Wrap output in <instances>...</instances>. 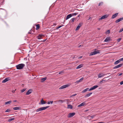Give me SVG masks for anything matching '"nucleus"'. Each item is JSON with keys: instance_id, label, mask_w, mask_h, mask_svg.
<instances>
[{"instance_id": "obj_36", "label": "nucleus", "mask_w": 123, "mask_h": 123, "mask_svg": "<svg viewBox=\"0 0 123 123\" xmlns=\"http://www.w3.org/2000/svg\"><path fill=\"white\" fill-rule=\"evenodd\" d=\"M122 74H123V73H121L120 74L119 73L117 74V75L118 76H120L122 75Z\"/></svg>"}, {"instance_id": "obj_24", "label": "nucleus", "mask_w": 123, "mask_h": 123, "mask_svg": "<svg viewBox=\"0 0 123 123\" xmlns=\"http://www.w3.org/2000/svg\"><path fill=\"white\" fill-rule=\"evenodd\" d=\"M20 108L19 107H14L13 108V109L14 110H19Z\"/></svg>"}, {"instance_id": "obj_6", "label": "nucleus", "mask_w": 123, "mask_h": 123, "mask_svg": "<svg viewBox=\"0 0 123 123\" xmlns=\"http://www.w3.org/2000/svg\"><path fill=\"white\" fill-rule=\"evenodd\" d=\"M82 25V22L80 23L77 27L75 30L76 31L79 30V28Z\"/></svg>"}, {"instance_id": "obj_15", "label": "nucleus", "mask_w": 123, "mask_h": 123, "mask_svg": "<svg viewBox=\"0 0 123 123\" xmlns=\"http://www.w3.org/2000/svg\"><path fill=\"white\" fill-rule=\"evenodd\" d=\"M72 16V14H70L66 16V20L68 19V18L71 17Z\"/></svg>"}, {"instance_id": "obj_48", "label": "nucleus", "mask_w": 123, "mask_h": 123, "mask_svg": "<svg viewBox=\"0 0 123 123\" xmlns=\"http://www.w3.org/2000/svg\"><path fill=\"white\" fill-rule=\"evenodd\" d=\"M120 60L121 61H123V57L121 59H120Z\"/></svg>"}, {"instance_id": "obj_49", "label": "nucleus", "mask_w": 123, "mask_h": 123, "mask_svg": "<svg viewBox=\"0 0 123 123\" xmlns=\"http://www.w3.org/2000/svg\"><path fill=\"white\" fill-rule=\"evenodd\" d=\"M16 90H13L12 91V93H14V92H15V91Z\"/></svg>"}, {"instance_id": "obj_35", "label": "nucleus", "mask_w": 123, "mask_h": 123, "mask_svg": "<svg viewBox=\"0 0 123 123\" xmlns=\"http://www.w3.org/2000/svg\"><path fill=\"white\" fill-rule=\"evenodd\" d=\"M119 22H120V21H119V19L116 20L115 21V22L116 23H118Z\"/></svg>"}, {"instance_id": "obj_22", "label": "nucleus", "mask_w": 123, "mask_h": 123, "mask_svg": "<svg viewBox=\"0 0 123 123\" xmlns=\"http://www.w3.org/2000/svg\"><path fill=\"white\" fill-rule=\"evenodd\" d=\"M121 62L120 59L117 61H116L114 63V64L115 65H117V64L119 63L120 62Z\"/></svg>"}, {"instance_id": "obj_12", "label": "nucleus", "mask_w": 123, "mask_h": 123, "mask_svg": "<svg viewBox=\"0 0 123 123\" xmlns=\"http://www.w3.org/2000/svg\"><path fill=\"white\" fill-rule=\"evenodd\" d=\"M41 103H39V104H41V105H43L45 104L46 103V102L45 101H44L43 100V98L41 100Z\"/></svg>"}, {"instance_id": "obj_44", "label": "nucleus", "mask_w": 123, "mask_h": 123, "mask_svg": "<svg viewBox=\"0 0 123 123\" xmlns=\"http://www.w3.org/2000/svg\"><path fill=\"white\" fill-rule=\"evenodd\" d=\"M62 26H58V27L57 28H56V29H59V28H60V27H61Z\"/></svg>"}, {"instance_id": "obj_51", "label": "nucleus", "mask_w": 123, "mask_h": 123, "mask_svg": "<svg viewBox=\"0 0 123 123\" xmlns=\"http://www.w3.org/2000/svg\"><path fill=\"white\" fill-rule=\"evenodd\" d=\"M82 56H80V57H78V58L79 59H80L82 58Z\"/></svg>"}, {"instance_id": "obj_10", "label": "nucleus", "mask_w": 123, "mask_h": 123, "mask_svg": "<svg viewBox=\"0 0 123 123\" xmlns=\"http://www.w3.org/2000/svg\"><path fill=\"white\" fill-rule=\"evenodd\" d=\"M122 64H119L117 66H116L113 68L114 69L117 68H118L122 66Z\"/></svg>"}, {"instance_id": "obj_52", "label": "nucleus", "mask_w": 123, "mask_h": 123, "mask_svg": "<svg viewBox=\"0 0 123 123\" xmlns=\"http://www.w3.org/2000/svg\"><path fill=\"white\" fill-rule=\"evenodd\" d=\"M13 102H17V100H14L13 101Z\"/></svg>"}, {"instance_id": "obj_1", "label": "nucleus", "mask_w": 123, "mask_h": 123, "mask_svg": "<svg viewBox=\"0 0 123 123\" xmlns=\"http://www.w3.org/2000/svg\"><path fill=\"white\" fill-rule=\"evenodd\" d=\"M25 66V65L24 64L21 63L16 65V67L17 69L20 70L23 69Z\"/></svg>"}, {"instance_id": "obj_33", "label": "nucleus", "mask_w": 123, "mask_h": 123, "mask_svg": "<svg viewBox=\"0 0 123 123\" xmlns=\"http://www.w3.org/2000/svg\"><path fill=\"white\" fill-rule=\"evenodd\" d=\"M75 18H72L71 19V21L72 22H73L75 20Z\"/></svg>"}, {"instance_id": "obj_32", "label": "nucleus", "mask_w": 123, "mask_h": 123, "mask_svg": "<svg viewBox=\"0 0 123 123\" xmlns=\"http://www.w3.org/2000/svg\"><path fill=\"white\" fill-rule=\"evenodd\" d=\"M10 111V109H7L5 111V112H9Z\"/></svg>"}, {"instance_id": "obj_60", "label": "nucleus", "mask_w": 123, "mask_h": 123, "mask_svg": "<svg viewBox=\"0 0 123 123\" xmlns=\"http://www.w3.org/2000/svg\"><path fill=\"white\" fill-rule=\"evenodd\" d=\"M81 46V45H80L79 46V47H80Z\"/></svg>"}, {"instance_id": "obj_25", "label": "nucleus", "mask_w": 123, "mask_h": 123, "mask_svg": "<svg viewBox=\"0 0 123 123\" xmlns=\"http://www.w3.org/2000/svg\"><path fill=\"white\" fill-rule=\"evenodd\" d=\"M12 102L11 101L6 102H5V105H8L10 104Z\"/></svg>"}, {"instance_id": "obj_30", "label": "nucleus", "mask_w": 123, "mask_h": 123, "mask_svg": "<svg viewBox=\"0 0 123 123\" xmlns=\"http://www.w3.org/2000/svg\"><path fill=\"white\" fill-rule=\"evenodd\" d=\"M26 88H24V89H23L22 90H21V92H24L26 90Z\"/></svg>"}, {"instance_id": "obj_13", "label": "nucleus", "mask_w": 123, "mask_h": 123, "mask_svg": "<svg viewBox=\"0 0 123 123\" xmlns=\"http://www.w3.org/2000/svg\"><path fill=\"white\" fill-rule=\"evenodd\" d=\"M32 91V90L29 89L26 93V95H27L30 94L31 93Z\"/></svg>"}, {"instance_id": "obj_19", "label": "nucleus", "mask_w": 123, "mask_h": 123, "mask_svg": "<svg viewBox=\"0 0 123 123\" xmlns=\"http://www.w3.org/2000/svg\"><path fill=\"white\" fill-rule=\"evenodd\" d=\"M85 104V103L84 102L82 103L78 106V107H80L82 106H84Z\"/></svg>"}, {"instance_id": "obj_26", "label": "nucleus", "mask_w": 123, "mask_h": 123, "mask_svg": "<svg viewBox=\"0 0 123 123\" xmlns=\"http://www.w3.org/2000/svg\"><path fill=\"white\" fill-rule=\"evenodd\" d=\"M36 30H38L40 28V25L39 24H37L36 25Z\"/></svg>"}, {"instance_id": "obj_47", "label": "nucleus", "mask_w": 123, "mask_h": 123, "mask_svg": "<svg viewBox=\"0 0 123 123\" xmlns=\"http://www.w3.org/2000/svg\"><path fill=\"white\" fill-rule=\"evenodd\" d=\"M63 72L62 71H61L60 72H59V74H61Z\"/></svg>"}, {"instance_id": "obj_18", "label": "nucleus", "mask_w": 123, "mask_h": 123, "mask_svg": "<svg viewBox=\"0 0 123 123\" xmlns=\"http://www.w3.org/2000/svg\"><path fill=\"white\" fill-rule=\"evenodd\" d=\"M83 79L84 78L82 77L79 80L77 81L75 83H78L79 82H81V81L83 80Z\"/></svg>"}, {"instance_id": "obj_9", "label": "nucleus", "mask_w": 123, "mask_h": 123, "mask_svg": "<svg viewBox=\"0 0 123 123\" xmlns=\"http://www.w3.org/2000/svg\"><path fill=\"white\" fill-rule=\"evenodd\" d=\"M10 79V78L9 77L6 78L4 80H3L2 82V83H5L8 81Z\"/></svg>"}, {"instance_id": "obj_43", "label": "nucleus", "mask_w": 123, "mask_h": 123, "mask_svg": "<svg viewBox=\"0 0 123 123\" xmlns=\"http://www.w3.org/2000/svg\"><path fill=\"white\" fill-rule=\"evenodd\" d=\"M95 116V115H93L92 116H90V117L92 118H93Z\"/></svg>"}, {"instance_id": "obj_16", "label": "nucleus", "mask_w": 123, "mask_h": 123, "mask_svg": "<svg viewBox=\"0 0 123 123\" xmlns=\"http://www.w3.org/2000/svg\"><path fill=\"white\" fill-rule=\"evenodd\" d=\"M118 13H117L115 14L114 15H113L112 17L111 18H115L118 15Z\"/></svg>"}, {"instance_id": "obj_4", "label": "nucleus", "mask_w": 123, "mask_h": 123, "mask_svg": "<svg viewBox=\"0 0 123 123\" xmlns=\"http://www.w3.org/2000/svg\"><path fill=\"white\" fill-rule=\"evenodd\" d=\"M108 16L107 15H105L102 16L100 18L98 19L99 20H100L102 19L106 18L108 17Z\"/></svg>"}, {"instance_id": "obj_20", "label": "nucleus", "mask_w": 123, "mask_h": 123, "mask_svg": "<svg viewBox=\"0 0 123 123\" xmlns=\"http://www.w3.org/2000/svg\"><path fill=\"white\" fill-rule=\"evenodd\" d=\"M67 108L68 109H72L73 108V106L71 105H68Z\"/></svg>"}, {"instance_id": "obj_42", "label": "nucleus", "mask_w": 123, "mask_h": 123, "mask_svg": "<svg viewBox=\"0 0 123 123\" xmlns=\"http://www.w3.org/2000/svg\"><path fill=\"white\" fill-rule=\"evenodd\" d=\"M105 80H104L103 79L101 81H100V82L99 83H102L103 81H105Z\"/></svg>"}, {"instance_id": "obj_2", "label": "nucleus", "mask_w": 123, "mask_h": 123, "mask_svg": "<svg viewBox=\"0 0 123 123\" xmlns=\"http://www.w3.org/2000/svg\"><path fill=\"white\" fill-rule=\"evenodd\" d=\"M49 106H46L45 107H42L37 109L36 111L37 112H38L47 109V108H49Z\"/></svg>"}, {"instance_id": "obj_56", "label": "nucleus", "mask_w": 123, "mask_h": 123, "mask_svg": "<svg viewBox=\"0 0 123 123\" xmlns=\"http://www.w3.org/2000/svg\"><path fill=\"white\" fill-rule=\"evenodd\" d=\"M54 25H56V23H54Z\"/></svg>"}, {"instance_id": "obj_55", "label": "nucleus", "mask_w": 123, "mask_h": 123, "mask_svg": "<svg viewBox=\"0 0 123 123\" xmlns=\"http://www.w3.org/2000/svg\"><path fill=\"white\" fill-rule=\"evenodd\" d=\"M105 123L104 122H99L98 123Z\"/></svg>"}, {"instance_id": "obj_28", "label": "nucleus", "mask_w": 123, "mask_h": 123, "mask_svg": "<svg viewBox=\"0 0 123 123\" xmlns=\"http://www.w3.org/2000/svg\"><path fill=\"white\" fill-rule=\"evenodd\" d=\"M82 65H80L79 66H78L76 68V69H79L81 67H82Z\"/></svg>"}, {"instance_id": "obj_59", "label": "nucleus", "mask_w": 123, "mask_h": 123, "mask_svg": "<svg viewBox=\"0 0 123 123\" xmlns=\"http://www.w3.org/2000/svg\"><path fill=\"white\" fill-rule=\"evenodd\" d=\"M98 29L99 30H100V28H98Z\"/></svg>"}, {"instance_id": "obj_46", "label": "nucleus", "mask_w": 123, "mask_h": 123, "mask_svg": "<svg viewBox=\"0 0 123 123\" xmlns=\"http://www.w3.org/2000/svg\"><path fill=\"white\" fill-rule=\"evenodd\" d=\"M50 101V103L51 104H53V101L52 100Z\"/></svg>"}, {"instance_id": "obj_57", "label": "nucleus", "mask_w": 123, "mask_h": 123, "mask_svg": "<svg viewBox=\"0 0 123 123\" xmlns=\"http://www.w3.org/2000/svg\"><path fill=\"white\" fill-rule=\"evenodd\" d=\"M95 54H90L89 55V56H92L93 55H94Z\"/></svg>"}, {"instance_id": "obj_39", "label": "nucleus", "mask_w": 123, "mask_h": 123, "mask_svg": "<svg viewBox=\"0 0 123 123\" xmlns=\"http://www.w3.org/2000/svg\"><path fill=\"white\" fill-rule=\"evenodd\" d=\"M119 21H120L123 20V18H121L119 19Z\"/></svg>"}, {"instance_id": "obj_54", "label": "nucleus", "mask_w": 123, "mask_h": 123, "mask_svg": "<svg viewBox=\"0 0 123 123\" xmlns=\"http://www.w3.org/2000/svg\"><path fill=\"white\" fill-rule=\"evenodd\" d=\"M47 103L49 104H50V101H48Z\"/></svg>"}, {"instance_id": "obj_53", "label": "nucleus", "mask_w": 123, "mask_h": 123, "mask_svg": "<svg viewBox=\"0 0 123 123\" xmlns=\"http://www.w3.org/2000/svg\"><path fill=\"white\" fill-rule=\"evenodd\" d=\"M89 18L88 19V20H89L90 19H91V17H89Z\"/></svg>"}, {"instance_id": "obj_14", "label": "nucleus", "mask_w": 123, "mask_h": 123, "mask_svg": "<svg viewBox=\"0 0 123 123\" xmlns=\"http://www.w3.org/2000/svg\"><path fill=\"white\" fill-rule=\"evenodd\" d=\"M43 36V35L39 34L38 36L37 37V38L38 39H41L42 38V37Z\"/></svg>"}, {"instance_id": "obj_8", "label": "nucleus", "mask_w": 123, "mask_h": 123, "mask_svg": "<svg viewBox=\"0 0 123 123\" xmlns=\"http://www.w3.org/2000/svg\"><path fill=\"white\" fill-rule=\"evenodd\" d=\"M106 74H104L103 73H100L98 75V78H100L104 76Z\"/></svg>"}, {"instance_id": "obj_58", "label": "nucleus", "mask_w": 123, "mask_h": 123, "mask_svg": "<svg viewBox=\"0 0 123 123\" xmlns=\"http://www.w3.org/2000/svg\"><path fill=\"white\" fill-rule=\"evenodd\" d=\"M88 110H86L85 111V112H87V111H88Z\"/></svg>"}, {"instance_id": "obj_21", "label": "nucleus", "mask_w": 123, "mask_h": 123, "mask_svg": "<svg viewBox=\"0 0 123 123\" xmlns=\"http://www.w3.org/2000/svg\"><path fill=\"white\" fill-rule=\"evenodd\" d=\"M47 78L46 77L43 78H42L41 79V82H43L44 81H45L46 79Z\"/></svg>"}, {"instance_id": "obj_37", "label": "nucleus", "mask_w": 123, "mask_h": 123, "mask_svg": "<svg viewBox=\"0 0 123 123\" xmlns=\"http://www.w3.org/2000/svg\"><path fill=\"white\" fill-rule=\"evenodd\" d=\"M78 14V13H75L72 14V15H76Z\"/></svg>"}, {"instance_id": "obj_41", "label": "nucleus", "mask_w": 123, "mask_h": 123, "mask_svg": "<svg viewBox=\"0 0 123 123\" xmlns=\"http://www.w3.org/2000/svg\"><path fill=\"white\" fill-rule=\"evenodd\" d=\"M58 102H61L62 103L63 102V101H62V100H59L58 101Z\"/></svg>"}, {"instance_id": "obj_27", "label": "nucleus", "mask_w": 123, "mask_h": 123, "mask_svg": "<svg viewBox=\"0 0 123 123\" xmlns=\"http://www.w3.org/2000/svg\"><path fill=\"white\" fill-rule=\"evenodd\" d=\"M89 89V88H87L84 89L82 91V92L84 93L86 92Z\"/></svg>"}, {"instance_id": "obj_45", "label": "nucleus", "mask_w": 123, "mask_h": 123, "mask_svg": "<svg viewBox=\"0 0 123 123\" xmlns=\"http://www.w3.org/2000/svg\"><path fill=\"white\" fill-rule=\"evenodd\" d=\"M120 84L121 85L123 84V81L120 82Z\"/></svg>"}, {"instance_id": "obj_61", "label": "nucleus", "mask_w": 123, "mask_h": 123, "mask_svg": "<svg viewBox=\"0 0 123 123\" xmlns=\"http://www.w3.org/2000/svg\"><path fill=\"white\" fill-rule=\"evenodd\" d=\"M28 33V34H31V33L30 32H29Z\"/></svg>"}, {"instance_id": "obj_17", "label": "nucleus", "mask_w": 123, "mask_h": 123, "mask_svg": "<svg viewBox=\"0 0 123 123\" xmlns=\"http://www.w3.org/2000/svg\"><path fill=\"white\" fill-rule=\"evenodd\" d=\"M92 94V92H90L88 93L85 96V98H86L89 97Z\"/></svg>"}, {"instance_id": "obj_7", "label": "nucleus", "mask_w": 123, "mask_h": 123, "mask_svg": "<svg viewBox=\"0 0 123 123\" xmlns=\"http://www.w3.org/2000/svg\"><path fill=\"white\" fill-rule=\"evenodd\" d=\"M98 87V85H95L93 86L91 88H90L89 91H91L92 90H93Z\"/></svg>"}, {"instance_id": "obj_29", "label": "nucleus", "mask_w": 123, "mask_h": 123, "mask_svg": "<svg viewBox=\"0 0 123 123\" xmlns=\"http://www.w3.org/2000/svg\"><path fill=\"white\" fill-rule=\"evenodd\" d=\"M14 120V118H11L10 119H8V122H10L12 120Z\"/></svg>"}, {"instance_id": "obj_34", "label": "nucleus", "mask_w": 123, "mask_h": 123, "mask_svg": "<svg viewBox=\"0 0 123 123\" xmlns=\"http://www.w3.org/2000/svg\"><path fill=\"white\" fill-rule=\"evenodd\" d=\"M103 3L102 2H101L99 4H98V6H100L101 5H102V4H103Z\"/></svg>"}, {"instance_id": "obj_62", "label": "nucleus", "mask_w": 123, "mask_h": 123, "mask_svg": "<svg viewBox=\"0 0 123 123\" xmlns=\"http://www.w3.org/2000/svg\"><path fill=\"white\" fill-rule=\"evenodd\" d=\"M28 56H29V54H28Z\"/></svg>"}, {"instance_id": "obj_3", "label": "nucleus", "mask_w": 123, "mask_h": 123, "mask_svg": "<svg viewBox=\"0 0 123 123\" xmlns=\"http://www.w3.org/2000/svg\"><path fill=\"white\" fill-rule=\"evenodd\" d=\"M75 114V112H72L69 113L68 115V117L70 118L73 117Z\"/></svg>"}, {"instance_id": "obj_23", "label": "nucleus", "mask_w": 123, "mask_h": 123, "mask_svg": "<svg viewBox=\"0 0 123 123\" xmlns=\"http://www.w3.org/2000/svg\"><path fill=\"white\" fill-rule=\"evenodd\" d=\"M110 40V38L109 37H108L105 39L104 41L105 42H107L109 41Z\"/></svg>"}, {"instance_id": "obj_40", "label": "nucleus", "mask_w": 123, "mask_h": 123, "mask_svg": "<svg viewBox=\"0 0 123 123\" xmlns=\"http://www.w3.org/2000/svg\"><path fill=\"white\" fill-rule=\"evenodd\" d=\"M123 31V28L122 29L120 30L119 31V32L120 33L122 32V31Z\"/></svg>"}, {"instance_id": "obj_31", "label": "nucleus", "mask_w": 123, "mask_h": 123, "mask_svg": "<svg viewBox=\"0 0 123 123\" xmlns=\"http://www.w3.org/2000/svg\"><path fill=\"white\" fill-rule=\"evenodd\" d=\"M110 31L109 30H107V31L105 33L106 34H109L110 33Z\"/></svg>"}, {"instance_id": "obj_38", "label": "nucleus", "mask_w": 123, "mask_h": 123, "mask_svg": "<svg viewBox=\"0 0 123 123\" xmlns=\"http://www.w3.org/2000/svg\"><path fill=\"white\" fill-rule=\"evenodd\" d=\"M121 38H120L117 40V41L118 42H119L121 40Z\"/></svg>"}, {"instance_id": "obj_11", "label": "nucleus", "mask_w": 123, "mask_h": 123, "mask_svg": "<svg viewBox=\"0 0 123 123\" xmlns=\"http://www.w3.org/2000/svg\"><path fill=\"white\" fill-rule=\"evenodd\" d=\"M99 53V50L94 51L91 53L90 54H97Z\"/></svg>"}, {"instance_id": "obj_50", "label": "nucleus", "mask_w": 123, "mask_h": 123, "mask_svg": "<svg viewBox=\"0 0 123 123\" xmlns=\"http://www.w3.org/2000/svg\"><path fill=\"white\" fill-rule=\"evenodd\" d=\"M77 95V94H73L72 95V96H76Z\"/></svg>"}, {"instance_id": "obj_5", "label": "nucleus", "mask_w": 123, "mask_h": 123, "mask_svg": "<svg viewBox=\"0 0 123 123\" xmlns=\"http://www.w3.org/2000/svg\"><path fill=\"white\" fill-rule=\"evenodd\" d=\"M69 86V85L68 84L64 85L60 87V88H59V89H62L65 88H66L68 87V86Z\"/></svg>"}]
</instances>
